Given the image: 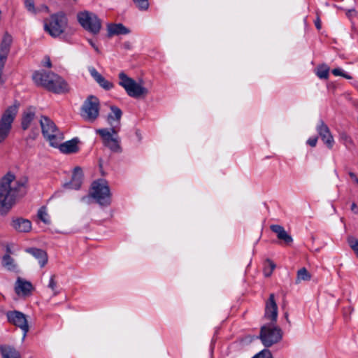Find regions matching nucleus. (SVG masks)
<instances>
[{"mask_svg": "<svg viewBox=\"0 0 358 358\" xmlns=\"http://www.w3.org/2000/svg\"><path fill=\"white\" fill-rule=\"evenodd\" d=\"M88 42L91 45V46L94 49V50L97 52V53H99L100 51H99V48L97 47V45L93 42L92 40L91 39H89L88 40Z\"/></svg>", "mask_w": 358, "mask_h": 358, "instance_id": "obj_43", "label": "nucleus"}, {"mask_svg": "<svg viewBox=\"0 0 358 358\" xmlns=\"http://www.w3.org/2000/svg\"><path fill=\"white\" fill-rule=\"evenodd\" d=\"M26 252L38 259L41 267L45 266L47 264L48 255L45 250L36 248H29L26 249Z\"/></svg>", "mask_w": 358, "mask_h": 358, "instance_id": "obj_20", "label": "nucleus"}, {"mask_svg": "<svg viewBox=\"0 0 358 358\" xmlns=\"http://www.w3.org/2000/svg\"><path fill=\"white\" fill-rule=\"evenodd\" d=\"M40 124L44 138L49 141L51 146L57 148L59 143L63 139V135L56 124L46 116L41 117Z\"/></svg>", "mask_w": 358, "mask_h": 358, "instance_id": "obj_6", "label": "nucleus"}, {"mask_svg": "<svg viewBox=\"0 0 358 358\" xmlns=\"http://www.w3.org/2000/svg\"><path fill=\"white\" fill-rule=\"evenodd\" d=\"M12 42V36L8 32H6L0 44V84L1 85L6 82V79L3 75V71L10 52Z\"/></svg>", "mask_w": 358, "mask_h": 358, "instance_id": "obj_12", "label": "nucleus"}, {"mask_svg": "<svg viewBox=\"0 0 358 358\" xmlns=\"http://www.w3.org/2000/svg\"><path fill=\"white\" fill-rule=\"evenodd\" d=\"M348 243L350 248L355 252L358 257V240L351 237L348 239Z\"/></svg>", "mask_w": 358, "mask_h": 358, "instance_id": "obj_34", "label": "nucleus"}, {"mask_svg": "<svg viewBox=\"0 0 358 358\" xmlns=\"http://www.w3.org/2000/svg\"><path fill=\"white\" fill-rule=\"evenodd\" d=\"M349 13H356V11H355V10H349Z\"/></svg>", "mask_w": 358, "mask_h": 358, "instance_id": "obj_50", "label": "nucleus"}, {"mask_svg": "<svg viewBox=\"0 0 358 358\" xmlns=\"http://www.w3.org/2000/svg\"><path fill=\"white\" fill-rule=\"evenodd\" d=\"M0 352L3 358H22L20 352L13 346L1 345Z\"/></svg>", "mask_w": 358, "mask_h": 358, "instance_id": "obj_24", "label": "nucleus"}, {"mask_svg": "<svg viewBox=\"0 0 358 358\" xmlns=\"http://www.w3.org/2000/svg\"><path fill=\"white\" fill-rule=\"evenodd\" d=\"M38 218L45 224H50V221L48 219V215L46 212V208L45 206H42L38 210Z\"/></svg>", "mask_w": 358, "mask_h": 358, "instance_id": "obj_30", "label": "nucleus"}, {"mask_svg": "<svg viewBox=\"0 0 358 358\" xmlns=\"http://www.w3.org/2000/svg\"><path fill=\"white\" fill-rule=\"evenodd\" d=\"M83 179V173L82 169L76 166L73 170L71 181L64 183V187L66 189H78L81 187Z\"/></svg>", "mask_w": 358, "mask_h": 358, "instance_id": "obj_15", "label": "nucleus"}, {"mask_svg": "<svg viewBox=\"0 0 358 358\" xmlns=\"http://www.w3.org/2000/svg\"><path fill=\"white\" fill-rule=\"evenodd\" d=\"M27 178L15 180V176L10 173L5 175L0 181V211L6 214L12 208L17 196L25 194Z\"/></svg>", "mask_w": 358, "mask_h": 358, "instance_id": "obj_2", "label": "nucleus"}, {"mask_svg": "<svg viewBox=\"0 0 358 358\" xmlns=\"http://www.w3.org/2000/svg\"><path fill=\"white\" fill-rule=\"evenodd\" d=\"M350 209L355 214H358V206L355 202L351 204Z\"/></svg>", "mask_w": 358, "mask_h": 358, "instance_id": "obj_44", "label": "nucleus"}, {"mask_svg": "<svg viewBox=\"0 0 358 358\" xmlns=\"http://www.w3.org/2000/svg\"><path fill=\"white\" fill-rule=\"evenodd\" d=\"M138 130L136 131V134H137V136H139V134H138Z\"/></svg>", "mask_w": 358, "mask_h": 358, "instance_id": "obj_52", "label": "nucleus"}, {"mask_svg": "<svg viewBox=\"0 0 358 358\" xmlns=\"http://www.w3.org/2000/svg\"><path fill=\"white\" fill-rule=\"evenodd\" d=\"M37 10H38V13L44 11L45 13H48L50 12V9H49L48 6L46 5H41L39 8H37Z\"/></svg>", "mask_w": 358, "mask_h": 358, "instance_id": "obj_40", "label": "nucleus"}, {"mask_svg": "<svg viewBox=\"0 0 358 358\" xmlns=\"http://www.w3.org/2000/svg\"><path fill=\"white\" fill-rule=\"evenodd\" d=\"M99 99L94 95H90L81 106L80 115L85 121L93 122L99 117Z\"/></svg>", "mask_w": 358, "mask_h": 358, "instance_id": "obj_10", "label": "nucleus"}, {"mask_svg": "<svg viewBox=\"0 0 358 358\" xmlns=\"http://www.w3.org/2000/svg\"><path fill=\"white\" fill-rule=\"evenodd\" d=\"M19 106L20 103L15 101L14 104L8 106L3 113L0 119V143H3L8 137Z\"/></svg>", "mask_w": 358, "mask_h": 358, "instance_id": "obj_7", "label": "nucleus"}, {"mask_svg": "<svg viewBox=\"0 0 358 358\" xmlns=\"http://www.w3.org/2000/svg\"><path fill=\"white\" fill-rule=\"evenodd\" d=\"M317 142V137H311L309 138L307 141V144L309 145L311 147H315Z\"/></svg>", "mask_w": 358, "mask_h": 358, "instance_id": "obj_38", "label": "nucleus"}, {"mask_svg": "<svg viewBox=\"0 0 358 358\" xmlns=\"http://www.w3.org/2000/svg\"><path fill=\"white\" fill-rule=\"evenodd\" d=\"M36 117V108L30 106L26 108L22 115L21 127L25 131L31 126V122Z\"/></svg>", "mask_w": 358, "mask_h": 358, "instance_id": "obj_16", "label": "nucleus"}, {"mask_svg": "<svg viewBox=\"0 0 358 358\" xmlns=\"http://www.w3.org/2000/svg\"><path fill=\"white\" fill-rule=\"evenodd\" d=\"M43 66L47 68H51L52 67V63L50 61V59L48 56H45L44 58V60L43 62Z\"/></svg>", "mask_w": 358, "mask_h": 358, "instance_id": "obj_39", "label": "nucleus"}, {"mask_svg": "<svg viewBox=\"0 0 358 358\" xmlns=\"http://www.w3.org/2000/svg\"><path fill=\"white\" fill-rule=\"evenodd\" d=\"M55 275H51L50 280H49L48 287L50 288L54 292V294L55 295L57 294V292L55 291V289L57 288V282L55 281Z\"/></svg>", "mask_w": 358, "mask_h": 358, "instance_id": "obj_35", "label": "nucleus"}, {"mask_svg": "<svg viewBox=\"0 0 358 358\" xmlns=\"http://www.w3.org/2000/svg\"><path fill=\"white\" fill-rule=\"evenodd\" d=\"M110 109L111 113L108 115L107 120L110 126H113V123L120 124V120L122 115V111L120 108L116 106H110Z\"/></svg>", "mask_w": 358, "mask_h": 358, "instance_id": "obj_23", "label": "nucleus"}, {"mask_svg": "<svg viewBox=\"0 0 358 358\" xmlns=\"http://www.w3.org/2000/svg\"><path fill=\"white\" fill-rule=\"evenodd\" d=\"M264 317L271 323L261 327L259 338L266 348H269L278 343L282 337V329L275 325L278 318V306L273 293L266 301Z\"/></svg>", "mask_w": 358, "mask_h": 358, "instance_id": "obj_1", "label": "nucleus"}, {"mask_svg": "<svg viewBox=\"0 0 358 358\" xmlns=\"http://www.w3.org/2000/svg\"><path fill=\"white\" fill-rule=\"evenodd\" d=\"M33 287L30 282L23 280L21 278H18L16 282L15 292L17 294L22 293L24 295H28L30 294Z\"/></svg>", "mask_w": 358, "mask_h": 358, "instance_id": "obj_25", "label": "nucleus"}, {"mask_svg": "<svg viewBox=\"0 0 358 358\" xmlns=\"http://www.w3.org/2000/svg\"><path fill=\"white\" fill-rule=\"evenodd\" d=\"M349 174L352 178H354L355 177V174L354 173H350Z\"/></svg>", "mask_w": 358, "mask_h": 358, "instance_id": "obj_49", "label": "nucleus"}, {"mask_svg": "<svg viewBox=\"0 0 358 358\" xmlns=\"http://www.w3.org/2000/svg\"><path fill=\"white\" fill-rule=\"evenodd\" d=\"M90 194L101 206H107L110 204V188L108 182L104 180L94 181L91 186Z\"/></svg>", "mask_w": 358, "mask_h": 358, "instance_id": "obj_5", "label": "nucleus"}, {"mask_svg": "<svg viewBox=\"0 0 358 358\" xmlns=\"http://www.w3.org/2000/svg\"><path fill=\"white\" fill-rule=\"evenodd\" d=\"M339 138L341 143L348 148L351 149L352 147L355 146V143L351 138L346 132L343 131L339 134Z\"/></svg>", "mask_w": 358, "mask_h": 358, "instance_id": "obj_27", "label": "nucleus"}, {"mask_svg": "<svg viewBox=\"0 0 358 358\" xmlns=\"http://www.w3.org/2000/svg\"><path fill=\"white\" fill-rule=\"evenodd\" d=\"M329 68L326 65L319 66L316 69V75L320 79H327L329 78Z\"/></svg>", "mask_w": 358, "mask_h": 358, "instance_id": "obj_29", "label": "nucleus"}, {"mask_svg": "<svg viewBox=\"0 0 358 358\" xmlns=\"http://www.w3.org/2000/svg\"><path fill=\"white\" fill-rule=\"evenodd\" d=\"M252 358H273L271 352L269 350L264 349L257 355H255Z\"/></svg>", "mask_w": 358, "mask_h": 358, "instance_id": "obj_33", "label": "nucleus"}, {"mask_svg": "<svg viewBox=\"0 0 358 358\" xmlns=\"http://www.w3.org/2000/svg\"><path fill=\"white\" fill-rule=\"evenodd\" d=\"M68 27V18L63 11L52 14L44 22V30L52 37L61 36Z\"/></svg>", "mask_w": 358, "mask_h": 358, "instance_id": "obj_4", "label": "nucleus"}, {"mask_svg": "<svg viewBox=\"0 0 358 358\" xmlns=\"http://www.w3.org/2000/svg\"><path fill=\"white\" fill-rule=\"evenodd\" d=\"M74 2H77L78 0H73Z\"/></svg>", "mask_w": 358, "mask_h": 358, "instance_id": "obj_53", "label": "nucleus"}, {"mask_svg": "<svg viewBox=\"0 0 358 358\" xmlns=\"http://www.w3.org/2000/svg\"><path fill=\"white\" fill-rule=\"evenodd\" d=\"M138 9L145 10L149 8L148 0H132Z\"/></svg>", "mask_w": 358, "mask_h": 358, "instance_id": "obj_32", "label": "nucleus"}, {"mask_svg": "<svg viewBox=\"0 0 358 358\" xmlns=\"http://www.w3.org/2000/svg\"><path fill=\"white\" fill-rule=\"evenodd\" d=\"M11 226L18 232L27 233L31 229V222L27 219L17 217L11 222Z\"/></svg>", "mask_w": 358, "mask_h": 358, "instance_id": "obj_17", "label": "nucleus"}, {"mask_svg": "<svg viewBox=\"0 0 358 358\" xmlns=\"http://www.w3.org/2000/svg\"><path fill=\"white\" fill-rule=\"evenodd\" d=\"M138 130L136 131V134H137V136H139V134H138Z\"/></svg>", "mask_w": 358, "mask_h": 358, "instance_id": "obj_51", "label": "nucleus"}, {"mask_svg": "<svg viewBox=\"0 0 358 358\" xmlns=\"http://www.w3.org/2000/svg\"><path fill=\"white\" fill-rule=\"evenodd\" d=\"M78 141L77 138H73L72 140L67 141L62 144L59 143V150L63 153H76L78 151L79 148L78 146Z\"/></svg>", "mask_w": 358, "mask_h": 358, "instance_id": "obj_22", "label": "nucleus"}, {"mask_svg": "<svg viewBox=\"0 0 358 358\" xmlns=\"http://www.w3.org/2000/svg\"><path fill=\"white\" fill-rule=\"evenodd\" d=\"M78 22L87 31L97 34L101 29V22L99 18L93 13L83 11L77 15Z\"/></svg>", "mask_w": 358, "mask_h": 358, "instance_id": "obj_11", "label": "nucleus"}, {"mask_svg": "<svg viewBox=\"0 0 358 358\" xmlns=\"http://www.w3.org/2000/svg\"><path fill=\"white\" fill-rule=\"evenodd\" d=\"M311 275L306 268H301L297 271L296 283H299L301 280H310Z\"/></svg>", "mask_w": 358, "mask_h": 358, "instance_id": "obj_28", "label": "nucleus"}, {"mask_svg": "<svg viewBox=\"0 0 358 358\" xmlns=\"http://www.w3.org/2000/svg\"><path fill=\"white\" fill-rule=\"evenodd\" d=\"M0 312L6 315L7 322L10 324L21 329L22 331V341H24L29 331V325L27 315L16 310L5 312L1 306H0Z\"/></svg>", "mask_w": 358, "mask_h": 358, "instance_id": "obj_9", "label": "nucleus"}, {"mask_svg": "<svg viewBox=\"0 0 358 358\" xmlns=\"http://www.w3.org/2000/svg\"><path fill=\"white\" fill-rule=\"evenodd\" d=\"M315 27L317 28V30H320L321 29L322 25H321V21H320L319 17H317L316 18V20H315Z\"/></svg>", "mask_w": 358, "mask_h": 358, "instance_id": "obj_42", "label": "nucleus"}, {"mask_svg": "<svg viewBox=\"0 0 358 358\" xmlns=\"http://www.w3.org/2000/svg\"><path fill=\"white\" fill-rule=\"evenodd\" d=\"M90 73L92 77L100 85V87H101L105 90H110L114 87L113 83L106 80L94 68H91L90 69Z\"/></svg>", "mask_w": 358, "mask_h": 358, "instance_id": "obj_19", "label": "nucleus"}, {"mask_svg": "<svg viewBox=\"0 0 358 358\" xmlns=\"http://www.w3.org/2000/svg\"><path fill=\"white\" fill-rule=\"evenodd\" d=\"M34 82L55 94H63L69 91V85L60 76L45 71H36L32 75Z\"/></svg>", "mask_w": 358, "mask_h": 358, "instance_id": "obj_3", "label": "nucleus"}, {"mask_svg": "<svg viewBox=\"0 0 358 358\" xmlns=\"http://www.w3.org/2000/svg\"><path fill=\"white\" fill-rule=\"evenodd\" d=\"M118 78L120 80L119 85L125 90L129 96L138 99L148 94V89L137 83L124 72H120L118 75Z\"/></svg>", "mask_w": 358, "mask_h": 358, "instance_id": "obj_8", "label": "nucleus"}, {"mask_svg": "<svg viewBox=\"0 0 358 358\" xmlns=\"http://www.w3.org/2000/svg\"><path fill=\"white\" fill-rule=\"evenodd\" d=\"M285 317L286 320L289 323L290 322L289 320V315H288L287 313H285Z\"/></svg>", "mask_w": 358, "mask_h": 358, "instance_id": "obj_47", "label": "nucleus"}, {"mask_svg": "<svg viewBox=\"0 0 358 358\" xmlns=\"http://www.w3.org/2000/svg\"><path fill=\"white\" fill-rule=\"evenodd\" d=\"M271 230L277 235L279 240L284 242L286 245H290L293 242L292 236L287 234L284 227L279 224H272L270 227Z\"/></svg>", "mask_w": 358, "mask_h": 358, "instance_id": "obj_18", "label": "nucleus"}, {"mask_svg": "<svg viewBox=\"0 0 358 358\" xmlns=\"http://www.w3.org/2000/svg\"><path fill=\"white\" fill-rule=\"evenodd\" d=\"M122 46L123 48L125 49V50H131V48H132V45H131V43L129 42V41H125L123 44H122Z\"/></svg>", "mask_w": 358, "mask_h": 358, "instance_id": "obj_45", "label": "nucleus"}, {"mask_svg": "<svg viewBox=\"0 0 358 358\" xmlns=\"http://www.w3.org/2000/svg\"><path fill=\"white\" fill-rule=\"evenodd\" d=\"M36 136V134L33 133V134L29 135V138L31 139H35Z\"/></svg>", "mask_w": 358, "mask_h": 358, "instance_id": "obj_46", "label": "nucleus"}, {"mask_svg": "<svg viewBox=\"0 0 358 358\" xmlns=\"http://www.w3.org/2000/svg\"><path fill=\"white\" fill-rule=\"evenodd\" d=\"M266 262H267V263L268 264V266L270 268V271L268 272H267V270L266 268L265 271H264V273H265L266 276H269L272 273L273 271L275 269V264L271 260H270V259H267Z\"/></svg>", "mask_w": 358, "mask_h": 358, "instance_id": "obj_36", "label": "nucleus"}, {"mask_svg": "<svg viewBox=\"0 0 358 358\" xmlns=\"http://www.w3.org/2000/svg\"><path fill=\"white\" fill-rule=\"evenodd\" d=\"M332 73L336 76H343V71L341 69H334L332 70Z\"/></svg>", "mask_w": 358, "mask_h": 358, "instance_id": "obj_41", "label": "nucleus"}, {"mask_svg": "<svg viewBox=\"0 0 358 358\" xmlns=\"http://www.w3.org/2000/svg\"><path fill=\"white\" fill-rule=\"evenodd\" d=\"M24 6L29 12L33 14H36L38 13V10L35 7L34 0H24Z\"/></svg>", "mask_w": 358, "mask_h": 358, "instance_id": "obj_31", "label": "nucleus"}, {"mask_svg": "<svg viewBox=\"0 0 358 358\" xmlns=\"http://www.w3.org/2000/svg\"><path fill=\"white\" fill-rule=\"evenodd\" d=\"M342 76L344 77V78H346L348 79L351 78V77L350 76L345 75V73H343V76Z\"/></svg>", "mask_w": 358, "mask_h": 358, "instance_id": "obj_48", "label": "nucleus"}, {"mask_svg": "<svg viewBox=\"0 0 358 358\" xmlns=\"http://www.w3.org/2000/svg\"><path fill=\"white\" fill-rule=\"evenodd\" d=\"M96 133L101 137L103 145L111 151L114 152H122L120 141L117 138L113 137L108 129H99L96 130Z\"/></svg>", "mask_w": 358, "mask_h": 358, "instance_id": "obj_13", "label": "nucleus"}, {"mask_svg": "<svg viewBox=\"0 0 358 358\" xmlns=\"http://www.w3.org/2000/svg\"><path fill=\"white\" fill-rule=\"evenodd\" d=\"M108 37L115 35H125L130 33V30L121 23L109 24L107 27Z\"/></svg>", "mask_w": 358, "mask_h": 358, "instance_id": "obj_21", "label": "nucleus"}, {"mask_svg": "<svg viewBox=\"0 0 358 358\" xmlns=\"http://www.w3.org/2000/svg\"><path fill=\"white\" fill-rule=\"evenodd\" d=\"M357 182H358V180H357Z\"/></svg>", "mask_w": 358, "mask_h": 358, "instance_id": "obj_54", "label": "nucleus"}, {"mask_svg": "<svg viewBox=\"0 0 358 358\" xmlns=\"http://www.w3.org/2000/svg\"><path fill=\"white\" fill-rule=\"evenodd\" d=\"M2 265L9 271H17V264L15 263L14 259L9 254H6L3 256Z\"/></svg>", "mask_w": 358, "mask_h": 358, "instance_id": "obj_26", "label": "nucleus"}, {"mask_svg": "<svg viewBox=\"0 0 358 358\" xmlns=\"http://www.w3.org/2000/svg\"><path fill=\"white\" fill-rule=\"evenodd\" d=\"M316 129L324 143L328 148L331 149L334 145V140L329 127L322 120H320Z\"/></svg>", "mask_w": 358, "mask_h": 358, "instance_id": "obj_14", "label": "nucleus"}, {"mask_svg": "<svg viewBox=\"0 0 358 358\" xmlns=\"http://www.w3.org/2000/svg\"><path fill=\"white\" fill-rule=\"evenodd\" d=\"M119 131H120V124H117V123H116V124H114V123H113V126H111L110 131H109L111 133V135L113 136V134L117 135Z\"/></svg>", "mask_w": 358, "mask_h": 358, "instance_id": "obj_37", "label": "nucleus"}]
</instances>
